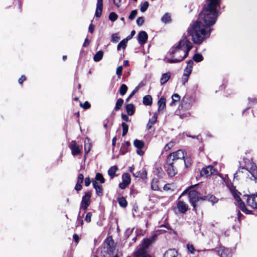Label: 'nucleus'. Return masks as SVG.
I'll list each match as a JSON object with an SVG mask.
<instances>
[{"mask_svg":"<svg viewBox=\"0 0 257 257\" xmlns=\"http://www.w3.org/2000/svg\"><path fill=\"white\" fill-rule=\"evenodd\" d=\"M161 21L164 23H167L171 21V17L168 13H166L161 19Z\"/></svg>","mask_w":257,"mask_h":257,"instance_id":"obj_32","label":"nucleus"},{"mask_svg":"<svg viewBox=\"0 0 257 257\" xmlns=\"http://www.w3.org/2000/svg\"><path fill=\"white\" fill-rule=\"evenodd\" d=\"M178 211L182 213H185L188 209V205L183 201H179L177 203Z\"/></svg>","mask_w":257,"mask_h":257,"instance_id":"obj_16","label":"nucleus"},{"mask_svg":"<svg viewBox=\"0 0 257 257\" xmlns=\"http://www.w3.org/2000/svg\"><path fill=\"white\" fill-rule=\"evenodd\" d=\"M80 105L84 109H88L90 107V104L88 101H85L83 104L80 102Z\"/></svg>","mask_w":257,"mask_h":257,"instance_id":"obj_45","label":"nucleus"},{"mask_svg":"<svg viewBox=\"0 0 257 257\" xmlns=\"http://www.w3.org/2000/svg\"><path fill=\"white\" fill-rule=\"evenodd\" d=\"M123 103V100L122 99H121V98L118 99L116 102L114 109L115 110H119L120 108V107H121V106L122 105Z\"/></svg>","mask_w":257,"mask_h":257,"instance_id":"obj_33","label":"nucleus"},{"mask_svg":"<svg viewBox=\"0 0 257 257\" xmlns=\"http://www.w3.org/2000/svg\"><path fill=\"white\" fill-rule=\"evenodd\" d=\"M96 193L98 195H101L102 193V188L101 186H99V187H97V188H95Z\"/></svg>","mask_w":257,"mask_h":257,"instance_id":"obj_51","label":"nucleus"},{"mask_svg":"<svg viewBox=\"0 0 257 257\" xmlns=\"http://www.w3.org/2000/svg\"><path fill=\"white\" fill-rule=\"evenodd\" d=\"M193 65V61L191 60L187 62V66L184 70L183 75L184 79H188V77L192 72V68Z\"/></svg>","mask_w":257,"mask_h":257,"instance_id":"obj_14","label":"nucleus"},{"mask_svg":"<svg viewBox=\"0 0 257 257\" xmlns=\"http://www.w3.org/2000/svg\"><path fill=\"white\" fill-rule=\"evenodd\" d=\"M122 71V66H118L116 69V74L118 75H120Z\"/></svg>","mask_w":257,"mask_h":257,"instance_id":"obj_53","label":"nucleus"},{"mask_svg":"<svg viewBox=\"0 0 257 257\" xmlns=\"http://www.w3.org/2000/svg\"><path fill=\"white\" fill-rule=\"evenodd\" d=\"M91 182V181L89 178H88V177L86 178L85 179V185L86 187H88L90 184Z\"/></svg>","mask_w":257,"mask_h":257,"instance_id":"obj_52","label":"nucleus"},{"mask_svg":"<svg viewBox=\"0 0 257 257\" xmlns=\"http://www.w3.org/2000/svg\"><path fill=\"white\" fill-rule=\"evenodd\" d=\"M193 102V99L190 96L188 95L185 96L182 100V107L184 108L185 109H189L192 107Z\"/></svg>","mask_w":257,"mask_h":257,"instance_id":"obj_9","label":"nucleus"},{"mask_svg":"<svg viewBox=\"0 0 257 257\" xmlns=\"http://www.w3.org/2000/svg\"><path fill=\"white\" fill-rule=\"evenodd\" d=\"M158 111H160L161 110L164 109L166 107V101L165 99L162 97L158 102Z\"/></svg>","mask_w":257,"mask_h":257,"instance_id":"obj_24","label":"nucleus"},{"mask_svg":"<svg viewBox=\"0 0 257 257\" xmlns=\"http://www.w3.org/2000/svg\"><path fill=\"white\" fill-rule=\"evenodd\" d=\"M134 145L136 148L138 149L137 151V154L140 156L143 155L144 152L141 149L144 147V143L142 141L135 140L134 142Z\"/></svg>","mask_w":257,"mask_h":257,"instance_id":"obj_15","label":"nucleus"},{"mask_svg":"<svg viewBox=\"0 0 257 257\" xmlns=\"http://www.w3.org/2000/svg\"><path fill=\"white\" fill-rule=\"evenodd\" d=\"M133 176L136 178H140L143 180H145L147 178V171L145 169H143L142 170L137 172L134 173H133Z\"/></svg>","mask_w":257,"mask_h":257,"instance_id":"obj_21","label":"nucleus"},{"mask_svg":"<svg viewBox=\"0 0 257 257\" xmlns=\"http://www.w3.org/2000/svg\"><path fill=\"white\" fill-rule=\"evenodd\" d=\"M130 146V143L128 142H124L123 144H122V148H124V149H126Z\"/></svg>","mask_w":257,"mask_h":257,"instance_id":"obj_59","label":"nucleus"},{"mask_svg":"<svg viewBox=\"0 0 257 257\" xmlns=\"http://www.w3.org/2000/svg\"><path fill=\"white\" fill-rule=\"evenodd\" d=\"M103 8V0H97L95 16L99 18L101 16Z\"/></svg>","mask_w":257,"mask_h":257,"instance_id":"obj_18","label":"nucleus"},{"mask_svg":"<svg viewBox=\"0 0 257 257\" xmlns=\"http://www.w3.org/2000/svg\"><path fill=\"white\" fill-rule=\"evenodd\" d=\"M173 102H178L180 99V97L178 94H174L172 96Z\"/></svg>","mask_w":257,"mask_h":257,"instance_id":"obj_47","label":"nucleus"},{"mask_svg":"<svg viewBox=\"0 0 257 257\" xmlns=\"http://www.w3.org/2000/svg\"><path fill=\"white\" fill-rule=\"evenodd\" d=\"M127 42V39H125L122 40L117 45V50L119 51L120 50V49H121V48L123 49H124L126 47Z\"/></svg>","mask_w":257,"mask_h":257,"instance_id":"obj_30","label":"nucleus"},{"mask_svg":"<svg viewBox=\"0 0 257 257\" xmlns=\"http://www.w3.org/2000/svg\"><path fill=\"white\" fill-rule=\"evenodd\" d=\"M136 34L135 31L133 30L131 32V35L128 36L125 39H127V41L128 40L131 39Z\"/></svg>","mask_w":257,"mask_h":257,"instance_id":"obj_55","label":"nucleus"},{"mask_svg":"<svg viewBox=\"0 0 257 257\" xmlns=\"http://www.w3.org/2000/svg\"><path fill=\"white\" fill-rule=\"evenodd\" d=\"M121 117H122V119L126 122H128L130 121L129 117L126 114H122Z\"/></svg>","mask_w":257,"mask_h":257,"instance_id":"obj_54","label":"nucleus"},{"mask_svg":"<svg viewBox=\"0 0 257 257\" xmlns=\"http://www.w3.org/2000/svg\"><path fill=\"white\" fill-rule=\"evenodd\" d=\"M81 188H82L81 184L77 183V184L75 187V189L77 191H79L81 189Z\"/></svg>","mask_w":257,"mask_h":257,"instance_id":"obj_57","label":"nucleus"},{"mask_svg":"<svg viewBox=\"0 0 257 257\" xmlns=\"http://www.w3.org/2000/svg\"><path fill=\"white\" fill-rule=\"evenodd\" d=\"M200 198L202 200H208L209 202H210L212 205L217 203L218 201V199L215 196L212 195L202 196V197H200Z\"/></svg>","mask_w":257,"mask_h":257,"instance_id":"obj_20","label":"nucleus"},{"mask_svg":"<svg viewBox=\"0 0 257 257\" xmlns=\"http://www.w3.org/2000/svg\"><path fill=\"white\" fill-rule=\"evenodd\" d=\"M188 250L191 253H194L195 251L194 247L192 244H187V246Z\"/></svg>","mask_w":257,"mask_h":257,"instance_id":"obj_49","label":"nucleus"},{"mask_svg":"<svg viewBox=\"0 0 257 257\" xmlns=\"http://www.w3.org/2000/svg\"><path fill=\"white\" fill-rule=\"evenodd\" d=\"M92 215V214L91 212H88L85 216V220L87 222H90L91 221Z\"/></svg>","mask_w":257,"mask_h":257,"instance_id":"obj_48","label":"nucleus"},{"mask_svg":"<svg viewBox=\"0 0 257 257\" xmlns=\"http://www.w3.org/2000/svg\"><path fill=\"white\" fill-rule=\"evenodd\" d=\"M134 105L132 104H128L126 106V110L129 115H132L134 113Z\"/></svg>","mask_w":257,"mask_h":257,"instance_id":"obj_28","label":"nucleus"},{"mask_svg":"<svg viewBox=\"0 0 257 257\" xmlns=\"http://www.w3.org/2000/svg\"><path fill=\"white\" fill-rule=\"evenodd\" d=\"M77 221L78 224L80 223L81 225H82L83 224V221L79 215L78 216Z\"/></svg>","mask_w":257,"mask_h":257,"instance_id":"obj_62","label":"nucleus"},{"mask_svg":"<svg viewBox=\"0 0 257 257\" xmlns=\"http://www.w3.org/2000/svg\"><path fill=\"white\" fill-rule=\"evenodd\" d=\"M215 251L220 257H231V253L228 248L220 246L215 248Z\"/></svg>","mask_w":257,"mask_h":257,"instance_id":"obj_11","label":"nucleus"},{"mask_svg":"<svg viewBox=\"0 0 257 257\" xmlns=\"http://www.w3.org/2000/svg\"><path fill=\"white\" fill-rule=\"evenodd\" d=\"M184 158V152L181 150H179L168 155L167 159H168L169 162L173 161L175 162V163H177L178 161L182 162V160Z\"/></svg>","mask_w":257,"mask_h":257,"instance_id":"obj_6","label":"nucleus"},{"mask_svg":"<svg viewBox=\"0 0 257 257\" xmlns=\"http://www.w3.org/2000/svg\"><path fill=\"white\" fill-rule=\"evenodd\" d=\"M192 48V44L187 38V36H183L178 44L172 47L169 53L172 58L168 59L169 63H178L183 61L188 55L189 51Z\"/></svg>","mask_w":257,"mask_h":257,"instance_id":"obj_2","label":"nucleus"},{"mask_svg":"<svg viewBox=\"0 0 257 257\" xmlns=\"http://www.w3.org/2000/svg\"><path fill=\"white\" fill-rule=\"evenodd\" d=\"M149 7V3L145 2L141 5L140 10L142 12L144 13L146 11Z\"/></svg>","mask_w":257,"mask_h":257,"instance_id":"obj_36","label":"nucleus"},{"mask_svg":"<svg viewBox=\"0 0 257 257\" xmlns=\"http://www.w3.org/2000/svg\"><path fill=\"white\" fill-rule=\"evenodd\" d=\"M144 23V18L143 17H139L137 20V24L139 26H141Z\"/></svg>","mask_w":257,"mask_h":257,"instance_id":"obj_46","label":"nucleus"},{"mask_svg":"<svg viewBox=\"0 0 257 257\" xmlns=\"http://www.w3.org/2000/svg\"><path fill=\"white\" fill-rule=\"evenodd\" d=\"M194 186H191L188 190V196L189 201L193 207V209L196 210V203L199 200H201L200 197L202 196H200L198 192L193 189Z\"/></svg>","mask_w":257,"mask_h":257,"instance_id":"obj_5","label":"nucleus"},{"mask_svg":"<svg viewBox=\"0 0 257 257\" xmlns=\"http://www.w3.org/2000/svg\"><path fill=\"white\" fill-rule=\"evenodd\" d=\"M118 203L120 206L122 207H125L127 204L126 200L123 197H121L118 199Z\"/></svg>","mask_w":257,"mask_h":257,"instance_id":"obj_34","label":"nucleus"},{"mask_svg":"<svg viewBox=\"0 0 257 257\" xmlns=\"http://www.w3.org/2000/svg\"><path fill=\"white\" fill-rule=\"evenodd\" d=\"M91 148V145L90 140L86 138L84 140V151L85 154H88Z\"/></svg>","mask_w":257,"mask_h":257,"instance_id":"obj_25","label":"nucleus"},{"mask_svg":"<svg viewBox=\"0 0 257 257\" xmlns=\"http://www.w3.org/2000/svg\"><path fill=\"white\" fill-rule=\"evenodd\" d=\"M193 59L195 61L199 62L203 60L202 56L200 54H196L193 57Z\"/></svg>","mask_w":257,"mask_h":257,"instance_id":"obj_41","label":"nucleus"},{"mask_svg":"<svg viewBox=\"0 0 257 257\" xmlns=\"http://www.w3.org/2000/svg\"><path fill=\"white\" fill-rule=\"evenodd\" d=\"M154 181H152V184H151L152 189L153 190H157L158 189V186L156 185H154Z\"/></svg>","mask_w":257,"mask_h":257,"instance_id":"obj_60","label":"nucleus"},{"mask_svg":"<svg viewBox=\"0 0 257 257\" xmlns=\"http://www.w3.org/2000/svg\"><path fill=\"white\" fill-rule=\"evenodd\" d=\"M228 189L233 195L234 198L238 202V205L239 208L244 212H246V209L244 203L241 201L239 194H240L235 189V187L231 184L228 185Z\"/></svg>","mask_w":257,"mask_h":257,"instance_id":"obj_4","label":"nucleus"},{"mask_svg":"<svg viewBox=\"0 0 257 257\" xmlns=\"http://www.w3.org/2000/svg\"><path fill=\"white\" fill-rule=\"evenodd\" d=\"M248 100H249V103H257V99L256 98H249Z\"/></svg>","mask_w":257,"mask_h":257,"instance_id":"obj_63","label":"nucleus"},{"mask_svg":"<svg viewBox=\"0 0 257 257\" xmlns=\"http://www.w3.org/2000/svg\"><path fill=\"white\" fill-rule=\"evenodd\" d=\"M117 170L118 168L116 166H113L108 169V174L110 176V179H112L114 177Z\"/></svg>","mask_w":257,"mask_h":257,"instance_id":"obj_26","label":"nucleus"},{"mask_svg":"<svg viewBox=\"0 0 257 257\" xmlns=\"http://www.w3.org/2000/svg\"><path fill=\"white\" fill-rule=\"evenodd\" d=\"M96 181H99L101 183H104L105 179L101 173H98L95 176Z\"/></svg>","mask_w":257,"mask_h":257,"instance_id":"obj_35","label":"nucleus"},{"mask_svg":"<svg viewBox=\"0 0 257 257\" xmlns=\"http://www.w3.org/2000/svg\"><path fill=\"white\" fill-rule=\"evenodd\" d=\"M122 127V136H124L128 131V126L127 124H126L124 122H122L121 124Z\"/></svg>","mask_w":257,"mask_h":257,"instance_id":"obj_37","label":"nucleus"},{"mask_svg":"<svg viewBox=\"0 0 257 257\" xmlns=\"http://www.w3.org/2000/svg\"><path fill=\"white\" fill-rule=\"evenodd\" d=\"M103 52L102 51H98L94 56L93 60L95 62H98L102 58Z\"/></svg>","mask_w":257,"mask_h":257,"instance_id":"obj_29","label":"nucleus"},{"mask_svg":"<svg viewBox=\"0 0 257 257\" xmlns=\"http://www.w3.org/2000/svg\"><path fill=\"white\" fill-rule=\"evenodd\" d=\"M171 73L170 72H167L163 73L162 75L161 80H169L171 77Z\"/></svg>","mask_w":257,"mask_h":257,"instance_id":"obj_38","label":"nucleus"},{"mask_svg":"<svg viewBox=\"0 0 257 257\" xmlns=\"http://www.w3.org/2000/svg\"><path fill=\"white\" fill-rule=\"evenodd\" d=\"M91 197V194L90 192H87L85 195L82 197V201L81 203V208L84 210H86L90 204V199Z\"/></svg>","mask_w":257,"mask_h":257,"instance_id":"obj_12","label":"nucleus"},{"mask_svg":"<svg viewBox=\"0 0 257 257\" xmlns=\"http://www.w3.org/2000/svg\"><path fill=\"white\" fill-rule=\"evenodd\" d=\"M249 172L252 176L255 179H257V166L252 165L250 169Z\"/></svg>","mask_w":257,"mask_h":257,"instance_id":"obj_31","label":"nucleus"},{"mask_svg":"<svg viewBox=\"0 0 257 257\" xmlns=\"http://www.w3.org/2000/svg\"><path fill=\"white\" fill-rule=\"evenodd\" d=\"M217 171L212 166H208L203 168L200 171V175L202 177H207L211 175L217 174Z\"/></svg>","mask_w":257,"mask_h":257,"instance_id":"obj_7","label":"nucleus"},{"mask_svg":"<svg viewBox=\"0 0 257 257\" xmlns=\"http://www.w3.org/2000/svg\"><path fill=\"white\" fill-rule=\"evenodd\" d=\"M84 179L83 175L82 174H79L77 178V182L78 183L82 184Z\"/></svg>","mask_w":257,"mask_h":257,"instance_id":"obj_50","label":"nucleus"},{"mask_svg":"<svg viewBox=\"0 0 257 257\" xmlns=\"http://www.w3.org/2000/svg\"><path fill=\"white\" fill-rule=\"evenodd\" d=\"M158 114L157 112L154 113L152 118L149 119V122L147 124V127L148 130H150L153 125L156 123L157 120Z\"/></svg>","mask_w":257,"mask_h":257,"instance_id":"obj_22","label":"nucleus"},{"mask_svg":"<svg viewBox=\"0 0 257 257\" xmlns=\"http://www.w3.org/2000/svg\"><path fill=\"white\" fill-rule=\"evenodd\" d=\"M152 242V239L148 238H145L138 249L134 253V257H137L138 255H141V256L150 255L147 253L146 249L151 244Z\"/></svg>","mask_w":257,"mask_h":257,"instance_id":"obj_3","label":"nucleus"},{"mask_svg":"<svg viewBox=\"0 0 257 257\" xmlns=\"http://www.w3.org/2000/svg\"><path fill=\"white\" fill-rule=\"evenodd\" d=\"M131 178L130 175L125 173L122 176V182L119 184V187L121 189L126 188L131 183Z\"/></svg>","mask_w":257,"mask_h":257,"instance_id":"obj_10","label":"nucleus"},{"mask_svg":"<svg viewBox=\"0 0 257 257\" xmlns=\"http://www.w3.org/2000/svg\"><path fill=\"white\" fill-rule=\"evenodd\" d=\"M137 13H138L137 10H135L132 11L131 14L128 16V19L131 20H134L135 18V17H136Z\"/></svg>","mask_w":257,"mask_h":257,"instance_id":"obj_44","label":"nucleus"},{"mask_svg":"<svg viewBox=\"0 0 257 257\" xmlns=\"http://www.w3.org/2000/svg\"><path fill=\"white\" fill-rule=\"evenodd\" d=\"M114 4L117 7H119L120 5L121 0H113Z\"/></svg>","mask_w":257,"mask_h":257,"instance_id":"obj_56","label":"nucleus"},{"mask_svg":"<svg viewBox=\"0 0 257 257\" xmlns=\"http://www.w3.org/2000/svg\"><path fill=\"white\" fill-rule=\"evenodd\" d=\"M176 164V163H175V162L173 161L169 162L168 159H167V163L165 166V168H166L168 175L171 177L174 176L177 173L176 169L174 167V165Z\"/></svg>","mask_w":257,"mask_h":257,"instance_id":"obj_8","label":"nucleus"},{"mask_svg":"<svg viewBox=\"0 0 257 257\" xmlns=\"http://www.w3.org/2000/svg\"><path fill=\"white\" fill-rule=\"evenodd\" d=\"M138 41L141 45H144L148 39V34L145 31H141L138 35Z\"/></svg>","mask_w":257,"mask_h":257,"instance_id":"obj_19","label":"nucleus"},{"mask_svg":"<svg viewBox=\"0 0 257 257\" xmlns=\"http://www.w3.org/2000/svg\"><path fill=\"white\" fill-rule=\"evenodd\" d=\"M117 15L114 12H111L109 15V19L110 21L114 22L117 19Z\"/></svg>","mask_w":257,"mask_h":257,"instance_id":"obj_42","label":"nucleus"},{"mask_svg":"<svg viewBox=\"0 0 257 257\" xmlns=\"http://www.w3.org/2000/svg\"><path fill=\"white\" fill-rule=\"evenodd\" d=\"M143 103L146 105H150L152 103V98L151 95H147L143 98Z\"/></svg>","mask_w":257,"mask_h":257,"instance_id":"obj_27","label":"nucleus"},{"mask_svg":"<svg viewBox=\"0 0 257 257\" xmlns=\"http://www.w3.org/2000/svg\"><path fill=\"white\" fill-rule=\"evenodd\" d=\"M73 238L74 240V241L76 242V243H78V241H79V236L77 234H75L73 235Z\"/></svg>","mask_w":257,"mask_h":257,"instance_id":"obj_61","label":"nucleus"},{"mask_svg":"<svg viewBox=\"0 0 257 257\" xmlns=\"http://www.w3.org/2000/svg\"><path fill=\"white\" fill-rule=\"evenodd\" d=\"M89 43V42L87 38H86L85 40L84 43H83V47H87V46H88Z\"/></svg>","mask_w":257,"mask_h":257,"instance_id":"obj_64","label":"nucleus"},{"mask_svg":"<svg viewBox=\"0 0 257 257\" xmlns=\"http://www.w3.org/2000/svg\"><path fill=\"white\" fill-rule=\"evenodd\" d=\"M247 203L253 208H257V193L248 196L247 199Z\"/></svg>","mask_w":257,"mask_h":257,"instance_id":"obj_13","label":"nucleus"},{"mask_svg":"<svg viewBox=\"0 0 257 257\" xmlns=\"http://www.w3.org/2000/svg\"><path fill=\"white\" fill-rule=\"evenodd\" d=\"M127 89V87L126 85H125V84H122L120 87V90H119L120 94L121 95H124L125 94V93L126 92Z\"/></svg>","mask_w":257,"mask_h":257,"instance_id":"obj_40","label":"nucleus"},{"mask_svg":"<svg viewBox=\"0 0 257 257\" xmlns=\"http://www.w3.org/2000/svg\"><path fill=\"white\" fill-rule=\"evenodd\" d=\"M69 147L71 150V153L73 156L78 155L81 152V150L80 149L78 146L76 145V143L75 141H72L71 142L69 145Z\"/></svg>","mask_w":257,"mask_h":257,"instance_id":"obj_17","label":"nucleus"},{"mask_svg":"<svg viewBox=\"0 0 257 257\" xmlns=\"http://www.w3.org/2000/svg\"><path fill=\"white\" fill-rule=\"evenodd\" d=\"M220 0H207L206 5L200 13L198 20L188 29V34L195 44H200L209 37L211 29L218 17L217 8Z\"/></svg>","mask_w":257,"mask_h":257,"instance_id":"obj_1","label":"nucleus"},{"mask_svg":"<svg viewBox=\"0 0 257 257\" xmlns=\"http://www.w3.org/2000/svg\"><path fill=\"white\" fill-rule=\"evenodd\" d=\"M120 39L118 33H114L111 35V42L113 43L117 42Z\"/></svg>","mask_w":257,"mask_h":257,"instance_id":"obj_39","label":"nucleus"},{"mask_svg":"<svg viewBox=\"0 0 257 257\" xmlns=\"http://www.w3.org/2000/svg\"><path fill=\"white\" fill-rule=\"evenodd\" d=\"M174 145H175L174 142H170V143H169L165 146V147L164 148L165 151H168L170 150L172 148H173L174 146Z\"/></svg>","mask_w":257,"mask_h":257,"instance_id":"obj_43","label":"nucleus"},{"mask_svg":"<svg viewBox=\"0 0 257 257\" xmlns=\"http://www.w3.org/2000/svg\"><path fill=\"white\" fill-rule=\"evenodd\" d=\"M177 251L174 249H171L165 252L163 257H177Z\"/></svg>","mask_w":257,"mask_h":257,"instance_id":"obj_23","label":"nucleus"},{"mask_svg":"<svg viewBox=\"0 0 257 257\" xmlns=\"http://www.w3.org/2000/svg\"><path fill=\"white\" fill-rule=\"evenodd\" d=\"M89 32L91 33H92L94 30V26L91 24L89 26Z\"/></svg>","mask_w":257,"mask_h":257,"instance_id":"obj_58","label":"nucleus"}]
</instances>
